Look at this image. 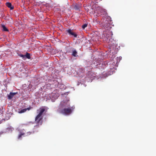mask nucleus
Here are the masks:
<instances>
[{
    "instance_id": "aec40b11",
    "label": "nucleus",
    "mask_w": 156,
    "mask_h": 156,
    "mask_svg": "<svg viewBox=\"0 0 156 156\" xmlns=\"http://www.w3.org/2000/svg\"><path fill=\"white\" fill-rule=\"evenodd\" d=\"M27 135H30L31 133L30 132H28L27 133Z\"/></svg>"
},
{
    "instance_id": "ddd939ff",
    "label": "nucleus",
    "mask_w": 156,
    "mask_h": 156,
    "mask_svg": "<svg viewBox=\"0 0 156 156\" xmlns=\"http://www.w3.org/2000/svg\"><path fill=\"white\" fill-rule=\"evenodd\" d=\"M2 27L3 28V30L5 31H8L9 30L4 25H2Z\"/></svg>"
},
{
    "instance_id": "20e7f679",
    "label": "nucleus",
    "mask_w": 156,
    "mask_h": 156,
    "mask_svg": "<svg viewBox=\"0 0 156 156\" xmlns=\"http://www.w3.org/2000/svg\"><path fill=\"white\" fill-rule=\"evenodd\" d=\"M96 11L97 12L98 15H97L96 14L95 15L97 16L98 17L102 15L105 16L107 15V13L106 10L100 7H97Z\"/></svg>"
},
{
    "instance_id": "a211bd4d",
    "label": "nucleus",
    "mask_w": 156,
    "mask_h": 156,
    "mask_svg": "<svg viewBox=\"0 0 156 156\" xmlns=\"http://www.w3.org/2000/svg\"><path fill=\"white\" fill-rule=\"evenodd\" d=\"M19 56L20 57H22L23 59H26L25 55H21H21H19Z\"/></svg>"
},
{
    "instance_id": "412c9836",
    "label": "nucleus",
    "mask_w": 156,
    "mask_h": 156,
    "mask_svg": "<svg viewBox=\"0 0 156 156\" xmlns=\"http://www.w3.org/2000/svg\"><path fill=\"white\" fill-rule=\"evenodd\" d=\"M3 133V132H0V136Z\"/></svg>"
},
{
    "instance_id": "4468645a",
    "label": "nucleus",
    "mask_w": 156,
    "mask_h": 156,
    "mask_svg": "<svg viewBox=\"0 0 156 156\" xmlns=\"http://www.w3.org/2000/svg\"><path fill=\"white\" fill-rule=\"evenodd\" d=\"M25 58H27L30 59V54L28 52H26V55H25Z\"/></svg>"
},
{
    "instance_id": "4be33fe9",
    "label": "nucleus",
    "mask_w": 156,
    "mask_h": 156,
    "mask_svg": "<svg viewBox=\"0 0 156 156\" xmlns=\"http://www.w3.org/2000/svg\"><path fill=\"white\" fill-rule=\"evenodd\" d=\"M119 61H120V60H119V61H118V62H119Z\"/></svg>"
},
{
    "instance_id": "f257e3e1",
    "label": "nucleus",
    "mask_w": 156,
    "mask_h": 156,
    "mask_svg": "<svg viewBox=\"0 0 156 156\" xmlns=\"http://www.w3.org/2000/svg\"><path fill=\"white\" fill-rule=\"evenodd\" d=\"M61 108L60 113L65 115L70 114L73 110L74 108L71 107L68 102H62L61 104Z\"/></svg>"
},
{
    "instance_id": "1a4fd4ad",
    "label": "nucleus",
    "mask_w": 156,
    "mask_h": 156,
    "mask_svg": "<svg viewBox=\"0 0 156 156\" xmlns=\"http://www.w3.org/2000/svg\"><path fill=\"white\" fill-rule=\"evenodd\" d=\"M17 93H12L10 92L9 95H8V98L9 99H12L13 96L15 95Z\"/></svg>"
},
{
    "instance_id": "9b49d317",
    "label": "nucleus",
    "mask_w": 156,
    "mask_h": 156,
    "mask_svg": "<svg viewBox=\"0 0 156 156\" xmlns=\"http://www.w3.org/2000/svg\"><path fill=\"white\" fill-rule=\"evenodd\" d=\"M40 40H43L45 38V36L44 34L41 32V33H40Z\"/></svg>"
},
{
    "instance_id": "0eeeda50",
    "label": "nucleus",
    "mask_w": 156,
    "mask_h": 156,
    "mask_svg": "<svg viewBox=\"0 0 156 156\" xmlns=\"http://www.w3.org/2000/svg\"><path fill=\"white\" fill-rule=\"evenodd\" d=\"M66 31L69 35L73 36L75 37H76L77 36V35L75 33L73 32L70 29L67 30Z\"/></svg>"
},
{
    "instance_id": "2eb2a0df",
    "label": "nucleus",
    "mask_w": 156,
    "mask_h": 156,
    "mask_svg": "<svg viewBox=\"0 0 156 156\" xmlns=\"http://www.w3.org/2000/svg\"><path fill=\"white\" fill-rule=\"evenodd\" d=\"M39 114H38L37 116L36 117L35 119V121H36L37 122H39Z\"/></svg>"
},
{
    "instance_id": "5701e85b",
    "label": "nucleus",
    "mask_w": 156,
    "mask_h": 156,
    "mask_svg": "<svg viewBox=\"0 0 156 156\" xmlns=\"http://www.w3.org/2000/svg\"><path fill=\"white\" fill-rule=\"evenodd\" d=\"M119 61H120V60H119V61H118V62H119Z\"/></svg>"
},
{
    "instance_id": "7ed1b4c3",
    "label": "nucleus",
    "mask_w": 156,
    "mask_h": 156,
    "mask_svg": "<svg viewBox=\"0 0 156 156\" xmlns=\"http://www.w3.org/2000/svg\"><path fill=\"white\" fill-rule=\"evenodd\" d=\"M112 34L111 31H107L103 34V37L104 40L107 41L108 43H109L110 39H112Z\"/></svg>"
},
{
    "instance_id": "423d86ee",
    "label": "nucleus",
    "mask_w": 156,
    "mask_h": 156,
    "mask_svg": "<svg viewBox=\"0 0 156 156\" xmlns=\"http://www.w3.org/2000/svg\"><path fill=\"white\" fill-rule=\"evenodd\" d=\"M25 130L24 129H22L20 131V133L18 137V139H20L21 138L22 136H23L25 134Z\"/></svg>"
},
{
    "instance_id": "f8f14e48",
    "label": "nucleus",
    "mask_w": 156,
    "mask_h": 156,
    "mask_svg": "<svg viewBox=\"0 0 156 156\" xmlns=\"http://www.w3.org/2000/svg\"><path fill=\"white\" fill-rule=\"evenodd\" d=\"M72 55L74 56V57H76L77 56H78V55H77V52L76 51V50L75 49H73L72 50Z\"/></svg>"
},
{
    "instance_id": "9d476101",
    "label": "nucleus",
    "mask_w": 156,
    "mask_h": 156,
    "mask_svg": "<svg viewBox=\"0 0 156 156\" xmlns=\"http://www.w3.org/2000/svg\"><path fill=\"white\" fill-rule=\"evenodd\" d=\"M6 5L7 7L10 8V9L12 10L14 9V7L12 6V4L10 2H7L6 3Z\"/></svg>"
},
{
    "instance_id": "f3484780",
    "label": "nucleus",
    "mask_w": 156,
    "mask_h": 156,
    "mask_svg": "<svg viewBox=\"0 0 156 156\" xmlns=\"http://www.w3.org/2000/svg\"><path fill=\"white\" fill-rule=\"evenodd\" d=\"M87 24H85L82 25V27L83 29H84L87 26Z\"/></svg>"
},
{
    "instance_id": "dca6fc26",
    "label": "nucleus",
    "mask_w": 156,
    "mask_h": 156,
    "mask_svg": "<svg viewBox=\"0 0 156 156\" xmlns=\"http://www.w3.org/2000/svg\"><path fill=\"white\" fill-rule=\"evenodd\" d=\"M80 6L78 5H76L74 6V8L76 10H78Z\"/></svg>"
},
{
    "instance_id": "39448f33",
    "label": "nucleus",
    "mask_w": 156,
    "mask_h": 156,
    "mask_svg": "<svg viewBox=\"0 0 156 156\" xmlns=\"http://www.w3.org/2000/svg\"><path fill=\"white\" fill-rule=\"evenodd\" d=\"M48 109V108L46 107H43L40 108V122L42 119V115L43 113L44 115H45L46 112H47Z\"/></svg>"
},
{
    "instance_id": "6e6552de",
    "label": "nucleus",
    "mask_w": 156,
    "mask_h": 156,
    "mask_svg": "<svg viewBox=\"0 0 156 156\" xmlns=\"http://www.w3.org/2000/svg\"><path fill=\"white\" fill-rule=\"evenodd\" d=\"M31 108H32V107H31L30 106L28 108H25L24 109H22L20 110L19 112V113H22L24 112H25L27 110H30Z\"/></svg>"
},
{
    "instance_id": "6ab92c4d",
    "label": "nucleus",
    "mask_w": 156,
    "mask_h": 156,
    "mask_svg": "<svg viewBox=\"0 0 156 156\" xmlns=\"http://www.w3.org/2000/svg\"><path fill=\"white\" fill-rule=\"evenodd\" d=\"M40 16L41 17V18H42V17L43 16V15L42 14H40Z\"/></svg>"
},
{
    "instance_id": "f03ea898",
    "label": "nucleus",
    "mask_w": 156,
    "mask_h": 156,
    "mask_svg": "<svg viewBox=\"0 0 156 156\" xmlns=\"http://www.w3.org/2000/svg\"><path fill=\"white\" fill-rule=\"evenodd\" d=\"M101 25L103 28L108 30L111 28V24L109 23L108 20L105 17H103L101 19Z\"/></svg>"
}]
</instances>
